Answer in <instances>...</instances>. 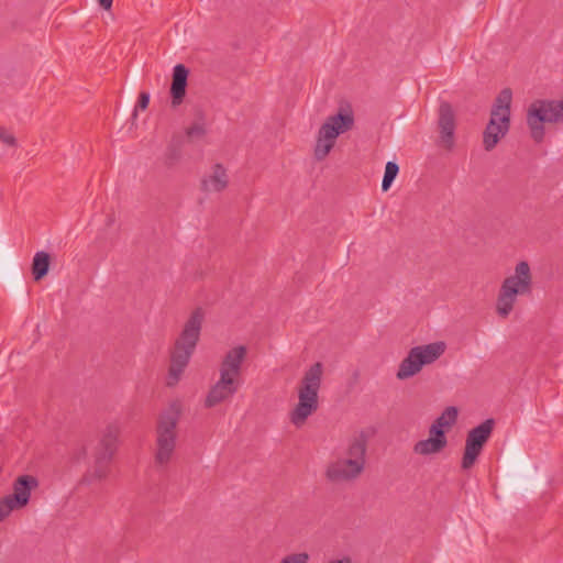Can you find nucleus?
Returning a JSON list of instances; mask_svg holds the SVG:
<instances>
[{"label": "nucleus", "instance_id": "obj_26", "mask_svg": "<svg viewBox=\"0 0 563 563\" xmlns=\"http://www.w3.org/2000/svg\"><path fill=\"white\" fill-rule=\"evenodd\" d=\"M180 157V148L177 146H169L165 153V165L172 167L179 162Z\"/></svg>", "mask_w": 563, "mask_h": 563}, {"label": "nucleus", "instance_id": "obj_10", "mask_svg": "<svg viewBox=\"0 0 563 563\" xmlns=\"http://www.w3.org/2000/svg\"><path fill=\"white\" fill-rule=\"evenodd\" d=\"M494 427L495 420L489 418L468 431L461 462L462 470L466 471L474 466L484 449V445L489 440Z\"/></svg>", "mask_w": 563, "mask_h": 563}, {"label": "nucleus", "instance_id": "obj_6", "mask_svg": "<svg viewBox=\"0 0 563 563\" xmlns=\"http://www.w3.org/2000/svg\"><path fill=\"white\" fill-rule=\"evenodd\" d=\"M532 284V273L529 263L520 261L515 266L514 274L506 277L500 286L496 303L498 316L507 318L514 309L517 296L531 294Z\"/></svg>", "mask_w": 563, "mask_h": 563}, {"label": "nucleus", "instance_id": "obj_4", "mask_svg": "<svg viewBox=\"0 0 563 563\" xmlns=\"http://www.w3.org/2000/svg\"><path fill=\"white\" fill-rule=\"evenodd\" d=\"M120 433L121 427L118 422H110L106 426L93 450V464L82 475L80 484L90 485L109 476L110 464L118 450Z\"/></svg>", "mask_w": 563, "mask_h": 563}, {"label": "nucleus", "instance_id": "obj_13", "mask_svg": "<svg viewBox=\"0 0 563 563\" xmlns=\"http://www.w3.org/2000/svg\"><path fill=\"white\" fill-rule=\"evenodd\" d=\"M241 380H233L220 376L219 380L210 388L206 399L205 407L212 408L229 400L240 388Z\"/></svg>", "mask_w": 563, "mask_h": 563}, {"label": "nucleus", "instance_id": "obj_2", "mask_svg": "<svg viewBox=\"0 0 563 563\" xmlns=\"http://www.w3.org/2000/svg\"><path fill=\"white\" fill-rule=\"evenodd\" d=\"M203 317L202 309L196 308L175 340L174 346L170 350L167 386H175L189 364L200 338Z\"/></svg>", "mask_w": 563, "mask_h": 563}, {"label": "nucleus", "instance_id": "obj_24", "mask_svg": "<svg viewBox=\"0 0 563 563\" xmlns=\"http://www.w3.org/2000/svg\"><path fill=\"white\" fill-rule=\"evenodd\" d=\"M20 509L8 497L4 496L0 499V522H2L9 515L15 510Z\"/></svg>", "mask_w": 563, "mask_h": 563}, {"label": "nucleus", "instance_id": "obj_1", "mask_svg": "<svg viewBox=\"0 0 563 563\" xmlns=\"http://www.w3.org/2000/svg\"><path fill=\"white\" fill-rule=\"evenodd\" d=\"M368 439L369 434L365 430L351 437L344 455L327 465L325 479L335 485L356 482L366 468Z\"/></svg>", "mask_w": 563, "mask_h": 563}, {"label": "nucleus", "instance_id": "obj_15", "mask_svg": "<svg viewBox=\"0 0 563 563\" xmlns=\"http://www.w3.org/2000/svg\"><path fill=\"white\" fill-rule=\"evenodd\" d=\"M38 486L36 477L32 475L19 476L13 483V493L7 495L19 508L25 507L31 497V492Z\"/></svg>", "mask_w": 563, "mask_h": 563}, {"label": "nucleus", "instance_id": "obj_7", "mask_svg": "<svg viewBox=\"0 0 563 563\" xmlns=\"http://www.w3.org/2000/svg\"><path fill=\"white\" fill-rule=\"evenodd\" d=\"M353 126L354 114L350 104L341 106L338 113L329 115L318 131L313 150L316 161H323L334 147L338 136Z\"/></svg>", "mask_w": 563, "mask_h": 563}, {"label": "nucleus", "instance_id": "obj_14", "mask_svg": "<svg viewBox=\"0 0 563 563\" xmlns=\"http://www.w3.org/2000/svg\"><path fill=\"white\" fill-rule=\"evenodd\" d=\"M510 128V120L490 114V119L483 132V146L485 151H493L498 142L505 137Z\"/></svg>", "mask_w": 563, "mask_h": 563}, {"label": "nucleus", "instance_id": "obj_21", "mask_svg": "<svg viewBox=\"0 0 563 563\" xmlns=\"http://www.w3.org/2000/svg\"><path fill=\"white\" fill-rule=\"evenodd\" d=\"M459 416V410L454 406L446 407L444 411L434 420L438 426H442L444 429H450L455 424Z\"/></svg>", "mask_w": 563, "mask_h": 563}, {"label": "nucleus", "instance_id": "obj_5", "mask_svg": "<svg viewBox=\"0 0 563 563\" xmlns=\"http://www.w3.org/2000/svg\"><path fill=\"white\" fill-rule=\"evenodd\" d=\"M322 375L323 365L321 362L312 364L305 372L298 387V404L290 412V421L296 427H301L308 417L317 411Z\"/></svg>", "mask_w": 563, "mask_h": 563}, {"label": "nucleus", "instance_id": "obj_22", "mask_svg": "<svg viewBox=\"0 0 563 563\" xmlns=\"http://www.w3.org/2000/svg\"><path fill=\"white\" fill-rule=\"evenodd\" d=\"M399 172V166L395 162H388L382 181V190L387 191Z\"/></svg>", "mask_w": 563, "mask_h": 563}, {"label": "nucleus", "instance_id": "obj_20", "mask_svg": "<svg viewBox=\"0 0 563 563\" xmlns=\"http://www.w3.org/2000/svg\"><path fill=\"white\" fill-rule=\"evenodd\" d=\"M445 446L446 445L441 443L439 440L428 438L418 441L413 445V452L418 455L427 456L442 452L445 449Z\"/></svg>", "mask_w": 563, "mask_h": 563}, {"label": "nucleus", "instance_id": "obj_8", "mask_svg": "<svg viewBox=\"0 0 563 563\" xmlns=\"http://www.w3.org/2000/svg\"><path fill=\"white\" fill-rule=\"evenodd\" d=\"M530 136L536 143L544 140V123H563V99H537L530 103L526 115Z\"/></svg>", "mask_w": 563, "mask_h": 563}, {"label": "nucleus", "instance_id": "obj_9", "mask_svg": "<svg viewBox=\"0 0 563 563\" xmlns=\"http://www.w3.org/2000/svg\"><path fill=\"white\" fill-rule=\"evenodd\" d=\"M445 349L446 344L443 341L410 349L407 356L400 362L396 377L404 380L417 375L424 365H430L439 360Z\"/></svg>", "mask_w": 563, "mask_h": 563}, {"label": "nucleus", "instance_id": "obj_23", "mask_svg": "<svg viewBox=\"0 0 563 563\" xmlns=\"http://www.w3.org/2000/svg\"><path fill=\"white\" fill-rule=\"evenodd\" d=\"M206 134L207 129L202 119L195 121L186 129V135L190 141L201 140Z\"/></svg>", "mask_w": 563, "mask_h": 563}, {"label": "nucleus", "instance_id": "obj_16", "mask_svg": "<svg viewBox=\"0 0 563 563\" xmlns=\"http://www.w3.org/2000/svg\"><path fill=\"white\" fill-rule=\"evenodd\" d=\"M189 70L183 64H177L173 69L172 85H170V97L172 106L174 108L183 103L186 96L187 79Z\"/></svg>", "mask_w": 563, "mask_h": 563}, {"label": "nucleus", "instance_id": "obj_18", "mask_svg": "<svg viewBox=\"0 0 563 563\" xmlns=\"http://www.w3.org/2000/svg\"><path fill=\"white\" fill-rule=\"evenodd\" d=\"M512 100L511 89L505 88L497 96L494 106L492 108L490 114L495 117L510 120V104Z\"/></svg>", "mask_w": 563, "mask_h": 563}, {"label": "nucleus", "instance_id": "obj_3", "mask_svg": "<svg viewBox=\"0 0 563 563\" xmlns=\"http://www.w3.org/2000/svg\"><path fill=\"white\" fill-rule=\"evenodd\" d=\"M183 415V404L176 399L162 410L155 427V464L165 467L176 450L178 423Z\"/></svg>", "mask_w": 563, "mask_h": 563}, {"label": "nucleus", "instance_id": "obj_29", "mask_svg": "<svg viewBox=\"0 0 563 563\" xmlns=\"http://www.w3.org/2000/svg\"><path fill=\"white\" fill-rule=\"evenodd\" d=\"M0 141L10 147L18 145L15 136L4 128H0Z\"/></svg>", "mask_w": 563, "mask_h": 563}, {"label": "nucleus", "instance_id": "obj_27", "mask_svg": "<svg viewBox=\"0 0 563 563\" xmlns=\"http://www.w3.org/2000/svg\"><path fill=\"white\" fill-rule=\"evenodd\" d=\"M310 556L307 552H298L285 555L279 563H308Z\"/></svg>", "mask_w": 563, "mask_h": 563}, {"label": "nucleus", "instance_id": "obj_25", "mask_svg": "<svg viewBox=\"0 0 563 563\" xmlns=\"http://www.w3.org/2000/svg\"><path fill=\"white\" fill-rule=\"evenodd\" d=\"M429 438L439 440L441 443L448 445L445 429L442 426H438L435 421H433L429 428Z\"/></svg>", "mask_w": 563, "mask_h": 563}, {"label": "nucleus", "instance_id": "obj_31", "mask_svg": "<svg viewBox=\"0 0 563 563\" xmlns=\"http://www.w3.org/2000/svg\"><path fill=\"white\" fill-rule=\"evenodd\" d=\"M358 380H360V372L354 371V373L352 374V384H357Z\"/></svg>", "mask_w": 563, "mask_h": 563}, {"label": "nucleus", "instance_id": "obj_19", "mask_svg": "<svg viewBox=\"0 0 563 563\" xmlns=\"http://www.w3.org/2000/svg\"><path fill=\"white\" fill-rule=\"evenodd\" d=\"M51 264V256L44 251L35 253L32 261V275L35 282L43 279L48 271Z\"/></svg>", "mask_w": 563, "mask_h": 563}, {"label": "nucleus", "instance_id": "obj_28", "mask_svg": "<svg viewBox=\"0 0 563 563\" xmlns=\"http://www.w3.org/2000/svg\"><path fill=\"white\" fill-rule=\"evenodd\" d=\"M148 103L150 93L145 91L141 92L139 95L137 103L135 106L132 117L135 119L137 117V110H145L148 107Z\"/></svg>", "mask_w": 563, "mask_h": 563}, {"label": "nucleus", "instance_id": "obj_30", "mask_svg": "<svg viewBox=\"0 0 563 563\" xmlns=\"http://www.w3.org/2000/svg\"><path fill=\"white\" fill-rule=\"evenodd\" d=\"M99 5L106 10L109 11L112 8L113 0H97Z\"/></svg>", "mask_w": 563, "mask_h": 563}, {"label": "nucleus", "instance_id": "obj_11", "mask_svg": "<svg viewBox=\"0 0 563 563\" xmlns=\"http://www.w3.org/2000/svg\"><path fill=\"white\" fill-rule=\"evenodd\" d=\"M438 129L440 142L445 150L451 151L454 147V132L456 128L455 114L452 106L443 101L438 109Z\"/></svg>", "mask_w": 563, "mask_h": 563}, {"label": "nucleus", "instance_id": "obj_17", "mask_svg": "<svg viewBox=\"0 0 563 563\" xmlns=\"http://www.w3.org/2000/svg\"><path fill=\"white\" fill-rule=\"evenodd\" d=\"M229 185V177L225 168L221 164L212 167V173L201 179L200 188L205 192H221Z\"/></svg>", "mask_w": 563, "mask_h": 563}, {"label": "nucleus", "instance_id": "obj_12", "mask_svg": "<svg viewBox=\"0 0 563 563\" xmlns=\"http://www.w3.org/2000/svg\"><path fill=\"white\" fill-rule=\"evenodd\" d=\"M247 349L244 345H238L230 349L223 356L220 367L219 374L220 376H224V378L241 380L242 374V365L246 358Z\"/></svg>", "mask_w": 563, "mask_h": 563}]
</instances>
